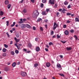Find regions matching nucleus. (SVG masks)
<instances>
[{
	"mask_svg": "<svg viewBox=\"0 0 79 79\" xmlns=\"http://www.w3.org/2000/svg\"><path fill=\"white\" fill-rule=\"evenodd\" d=\"M39 15V13L38 12V11L37 10H35L33 14L32 17L33 18H37Z\"/></svg>",
	"mask_w": 79,
	"mask_h": 79,
	"instance_id": "nucleus-1",
	"label": "nucleus"
},
{
	"mask_svg": "<svg viewBox=\"0 0 79 79\" xmlns=\"http://www.w3.org/2000/svg\"><path fill=\"white\" fill-rule=\"evenodd\" d=\"M74 37H75L76 39V40H77V36H76V35H74Z\"/></svg>",
	"mask_w": 79,
	"mask_h": 79,
	"instance_id": "nucleus-39",
	"label": "nucleus"
},
{
	"mask_svg": "<svg viewBox=\"0 0 79 79\" xmlns=\"http://www.w3.org/2000/svg\"><path fill=\"white\" fill-rule=\"evenodd\" d=\"M64 33L65 35H69V31H68V30H66L64 32Z\"/></svg>",
	"mask_w": 79,
	"mask_h": 79,
	"instance_id": "nucleus-4",
	"label": "nucleus"
},
{
	"mask_svg": "<svg viewBox=\"0 0 79 79\" xmlns=\"http://www.w3.org/2000/svg\"><path fill=\"white\" fill-rule=\"evenodd\" d=\"M54 28L53 29L55 30L56 28V27H57V25L56 24V23H54Z\"/></svg>",
	"mask_w": 79,
	"mask_h": 79,
	"instance_id": "nucleus-5",
	"label": "nucleus"
},
{
	"mask_svg": "<svg viewBox=\"0 0 79 79\" xmlns=\"http://www.w3.org/2000/svg\"><path fill=\"white\" fill-rule=\"evenodd\" d=\"M17 47V49H18V50H20V47H19L18 46Z\"/></svg>",
	"mask_w": 79,
	"mask_h": 79,
	"instance_id": "nucleus-45",
	"label": "nucleus"
},
{
	"mask_svg": "<svg viewBox=\"0 0 79 79\" xmlns=\"http://www.w3.org/2000/svg\"><path fill=\"white\" fill-rule=\"evenodd\" d=\"M20 21H19V23L20 24H22L21 23H24V21H23V19H20Z\"/></svg>",
	"mask_w": 79,
	"mask_h": 79,
	"instance_id": "nucleus-8",
	"label": "nucleus"
},
{
	"mask_svg": "<svg viewBox=\"0 0 79 79\" xmlns=\"http://www.w3.org/2000/svg\"><path fill=\"white\" fill-rule=\"evenodd\" d=\"M38 65H39L38 64H34V67L35 68H37V67L38 66Z\"/></svg>",
	"mask_w": 79,
	"mask_h": 79,
	"instance_id": "nucleus-17",
	"label": "nucleus"
},
{
	"mask_svg": "<svg viewBox=\"0 0 79 79\" xmlns=\"http://www.w3.org/2000/svg\"><path fill=\"white\" fill-rule=\"evenodd\" d=\"M45 50L46 51V52H48V49H47V48H45Z\"/></svg>",
	"mask_w": 79,
	"mask_h": 79,
	"instance_id": "nucleus-50",
	"label": "nucleus"
},
{
	"mask_svg": "<svg viewBox=\"0 0 79 79\" xmlns=\"http://www.w3.org/2000/svg\"><path fill=\"white\" fill-rule=\"evenodd\" d=\"M16 65V64L15 62L13 63L12 64V66L13 67H15Z\"/></svg>",
	"mask_w": 79,
	"mask_h": 79,
	"instance_id": "nucleus-13",
	"label": "nucleus"
},
{
	"mask_svg": "<svg viewBox=\"0 0 79 79\" xmlns=\"http://www.w3.org/2000/svg\"><path fill=\"white\" fill-rule=\"evenodd\" d=\"M42 2L43 3H45L46 2V0H42Z\"/></svg>",
	"mask_w": 79,
	"mask_h": 79,
	"instance_id": "nucleus-36",
	"label": "nucleus"
},
{
	"mask_svg": "<svg viewBox=\"0 0 79 79\" xmlns=\"http://www.w3.org/2000/svg\"><path fill=\"white\" fill-rule=\"evenodd\" d=\"M35 41H37L38 40V38H36L35 39Z\"/></svg>",
	"mask_w": 79,
	"mask_h": 79,
	"instance_id": "nucleus-55",
	"label": "nucleus"
},
{
	"mask_svg": "<svg viewBox=\"0 0 79 79\" xmlns=\"http://www.w3.org/2000/svg\"><path fill=\"white\" fill-rule=\"evenodd\" d=\"M66 49L67 50H71L72 49V48H71V47H67L66 48Z\"/></svg>",
	"mask_w": 79,
	"mask_h": 79,
	"instance_id": "nucleus-12",
	"label": "nucleus"
},
{
	"mask_svg": "<svg viewBox=\"0 0 79 79\" xmlns=\"http://www.w3.org/2000/svg\"><path fill=\"white\" fill-rule=\"evenodd\" d=\"M23 50L24 51V52H27V50L26 49H23Z\"/></svg>",
	"mask_w": 79,
	"mask_h": 79,
	"instance_id": "nucleus-49",
	"label": "nucleus"
},
{
	"mask_svg": "<svg viewBox=\"0 0 79 79\" xmlns=\"http://www.w3.org/2000/svg\"><path fill=\"white\" fill-rule=\"evenodd\" d=\"M40 30L42 31H43V28L42 27H40Z\"/></svg>",
	"mask_w": 79,
	"mask_h": 79,
	"instance_id": "nucleus-32",
	"label": "nucleus"
},
{
	"mask_svg": "<svg viewBox=\"0 0 79 79\" xmlns=\"http://www.w3.org/2000/svg\"><path fill=\"white\" fill-rule=\"evenodd\" d=\"M20 62H19L17 63V64H18V65H19V64H20Z\"/></svg>",
	"mask_w": 79,
	"mask_h": 79,
	"instance_id": "nucleus-54",
	"label": "nucleus"
},
{
	"mask_svg": "<svg viewBox=\"0 0 79 79\" xmlns=\"http://www.w3.org/2000/svg\"><path fill=\"white\" fill-rule=\"evenodd\" d=\"M40 51V48L39 47H36V52H39Z\"/></svg>",
	"mask_w": 79,
	"mask_h": 79,
	"instance_id": "nucleus-10",
	"label": "nucleus"
},
{
	"mask_svg": "<svg viewBox=\"0 0 79 79\" xmlns=\"http://www.w3.org/2000/svg\"><path fill=\"white\" fill-rule=\"evenodd\" d=\"M71 15V14L69 13H68L67 14V15Z\"/></svg>",
	"mask_w": 79,
	"mask_h": 79,
	"instance_id": "nucleus-42",
	"label": "nucleus"
},
{
	"mask_svg": "<svg viewBox=\"0 0 79 79\" xmlns=\"http://www.w3.org/2000/svg\"><path fill=\"white\" fill-rule=\"evenodd\" d=\"M54 33V32H53V31H52L51 32V35H53Z\"/></svg>",
	"mask_w": 79,
	"mask_h": 79,
	"instance_id": "nucleus-31",
	"label": "nucleus"
},
{
	"mask_svg": "<svg viewBox=\"0 0 79 79\" xmlns=\"http://www.w3.org/2000/svg\"><path fill=\"white\" fill-rule=\"evenodd\" d=\"M6 25L7 26H9V22L8 21H7L6 22Z\"/></svg>",
	"mask_w": 79,
	"mask_h": 79,
	"instance_id": "nucleus-33",
	"label": "nucleus"
},
{
	"mask_svg": "<svg viewBox=\"0 0 79 79\" xmlns=\"http://www.w3.org/2000/svg\"><path fill=\"white\" fill-rule=\"evenodd\" d=\"M23 11L24 13H26V9H24L23 10Z\"/></svg>",
	"mask_w": 79,
	"mask_h": 79,
	"instance_id": "nucleus-40",
	"label": "nucleus"
},
{
	"mask_svg": "<svg viewBox=\"0 0 79 79\" xmlns=\"http://www.w3.org/2000/svg\"><path fill=\"white\" fill-rule=\"evenodd\" d=\"M50 11V9H47L46 12L47 13V14H48V11Z\"/></svg>",
	"mask_w": 79,
	"mask_h": 79,
	"instance_id": "nucleus-25",
	"label": "nucleus"
},
{
	"mask_svg": "<svg viewBox=\"0 0 79 79\" xmlns=\"http://www.w3.org/2000/svg\"><path fill=\"white\" fill-rule=\"evenodd\" d=\"M15 28H13L12 29V31H15Z\"/></svg>",
	"mask_w": 79,
	"mask_h": 79,
	"instance_id": "nucleus-63",
	"label": "nucleus"
},
{
	"mask_svg": "<svg viewBox=\"0 0 79 79\" xmlns=\"http://www.w3.org/2000/svg\"><path fill=\"white\" fill-rule=\"evenodd\" d=\"M11 55H15V52H14V51H12L11 52H10Z\"/></svg>",
	"mask_w": 79,
	"mask_h": 79,
	"instance_id": "nucleus-21",
	"label": "nucleus"
},
{
	"mask_svg": "<svg viewBox=\"0 0 79 79\" xmlns=\"http://www.w3.org/2000/svg\"><path fill=\"white\" fill-rule=\"evenodd\" d=\"M19 46H22V44H19Z\"/></svg>",
	"mask_w": 79,
	"mask_h": 79,
	"instance_id": "nucleus-64",
	"label": "nucleus"
},
{
	"mask_svg": "<svg viewBox=\"0 0 79 79\" xmlns=\"http://www.w3.org/2000/svg\"><path fill=\"white\" fill-rule=\"evenodd\" d=\"M33 29L34 31H35V30H36V27H33Z\"/></svg>",
	"mask_w": 79,
	"mask_h": 79,
	"instance_id": "nucleus-35",
	"label": "nucleus"
},
{
	"mask_svg": "<svg viewBox=\"0 0 79 79\" xmlns=\"http://www.w3.org/2000/svg\"><path fill=\"white\" fill-rule=\"evenodd\" d=\"M2 51L3 52H6V49L5 48H4L2 49Z\"/></svg>",
	"mask_w": 79,
	"mask_h": 79,
	"instance_id": "nucleus-16",
	"label": "nucleus"
},
{
	"mask_svg": "<svg viewBox=\"0 0 79 79\" xmlns=\"http://www.w3.org/2000/svg\"><path fill=\"white\" fill-rule=\"evenodd\" d=\"M44 22H45L46 23H47V21H48V20H47V19L45 20H44Z\"/></svg>",
	"mask_w": 79,
	"mask_h": 79,
	"instance_id": "nucleus-51",
	"label": "nucleus"
},
{
	"mask_svg": "<svg viewBox=\"0 0 79 79\" xmlns=\"http://www.w3.org/2000/svg\"><path fill=\"white\" fill-rule=\"evenodd\" d=\"M67 23H68V24H69V23H70V21H69V20H68V21H67L66 22Z\"/></svg>",
	"mask_w": 79,
	"mask_h": 79,
	"instance_id": "nucleus-46",
	"label": "nucleus"
},
{
	"mask_svg": "<svg viewBox=\"0 0 79 79\" xmlns=\"http://www.w3.org/2000/svg\"><path fill=\"white\" fill-rule=\"evenodd\" d=\"M0 13H1V16H3V12L2 11H0Z\"/></svg>",
	"mask_w": 79,
	"mask_h": 79,
	"instance_id": "nucleus-26",
	"label": "nucleus"
},
{
	"mask_svg": "<svg viewBox=\"0 0 79 79\" xmlns=\"http://www.w3.org/2000/svg\"><path fill=\"white\" fill-rule=\"evenodd\" d=\"M24 0H22L21 1H20V2L22 3H23V1H24Z\"/></svg>",
	"mask_w": 79,
	"mask_h": 79,
	"instance_id": "nucleus-57",
	"label": "nucleus"
},
{
	"mask_svg": "<svg viewBox=\"0 0 79 79\" xmlns=\"http://www.w3.org/2000/svg\"><path fill=\"white\" fill-rule=\"evenodd\" d=\"M57 38L58 39H60V36L58 35H57Z\"/></svg>",
	"mask_w": 79,
	"mask_h": 79,
	"instance_id": "nucleus-37",
	"label": "nucleus"
},
{
	"mask_svg": "<svg viewBox=\"0 0 79 79\" xmlns=\"http://www.w3.org/2000/svg\"><path fill=\"white\" fill-rule=\"evenodd\" d=\"M54 0H50L49 1V2L50 3H51V4H53L54 5Z\"/></svg>",
	"mask_w": 79,
	"mask_h": 79,
	"instance_id": "nucleus-7",
	"label": "nucleus"
},
{
	"mask_svg": "<svg viewBox=\"0 0 79 79\" xmlns=\"http://www.w3.org/2000/svg\"><path fill=\"white\" fill-rule=\"evenodd\" d=\"M16 42H19V39H17L15 41Z\"/></svg>",
	"mask_w": 79,
	"mask_h": 79,
	"instance_id": "nucleus-34",
	"label": "nucleus"
},
{
	"mask_svg": "<svg viewBox=\"0 0 79 79\" xmlns=\"http://www.w3.org/2000/svg\"><path fill=\"white\" fill-rule=\"evenodd\" d=\"M46 65L47 67H49L50 66V63L49 62H48L46 63Z\"/></svg>",
	"mask_w": 79,
	"mask_h": 79,
	"instance_id": "nucleus-9",
	"label": "nucleus"
},
{
	"mask_svg": "<svg viewBox=\"0 0 79 79\" xmlns=\"http://www.w3.org/2000/svg\"><path fill=\"white\" fill-rule=\"evenodd\" d=\"M75 21L77 22H79V19L78 18H75Z\"/></svg>",
	"mask_w": 79,
	"mask_h": 79,
	"instance_id": "nucleus-22",
	"label": "nucleus"
},
{
	"mask_svg": "<svg viewBox=\"0 0 79 79\" xmlns=\"http://www.w3.org/2000/svg\"><path fill=\"white\" fill-rule=\"evenodd\" d=\"M64 4L65 5H67L68 4V2L66 1L64 2Z\"/></svg>",
	"mask_w": 79,
	"mask_h": 79,
	"instance_id": "nucleus-18",
	"label": "nucleus"
},
{
	"mask_svg": "<svg viewBox=\"0 0 79 79\" xmlns=\"http://www.w3.org/2000/svg\"><path fill=\"white\" fill-rule=\"evenodd\" d=\"M59 75L60 76H63V77H64V75L63 74L59 73Z\"/></svg>",
	"mask_w": 79,
	"mask_h": 79,
	"instance_id": "nucleus-20",
	"label": "nucleus"
},
{
	"mask_svg": "<svg viewBox=\"0 0 79 79\" xmlns=\"http://www.w3.org/2000/svg\"><path fill=\"white\" fill-rule=\"evenodd\" d=\"M13 23V24L11 25V27H13V26H14L15 25V23H16V22H14Z\"/></svg>",
	"mask_w": 79,
	"mask_h": 79,
	"instance_id": "nucleus-23",
	"label": "nucleus"
},
{
	"mask_svg": "<svg viewBox=\"0 0 79 79\" xmlns=\"http://www.w3.org/2000/svg\"><path fill=\"white\" fill-rule=\"evenodd\" d=\"M3 56H6V53H4L2 54Z\"/></svg>",
	"mask_w": 79,
	"mask_h": 79,
	"instance_id": "nucleus-38",
	"label": "nucleus"
},
{
	"mask_svg": "<svg viewBox=\"0 0 79 79\" xmlns=\"http://www.w3.org/2000/svg\"><path fill=\"white\" fill-rule=\"evenodd\" d=\"M31 2L34 3V2L35 0H31Z\"/></svg>",
	"mask_w": 79,
	"mask_h": 79,
	"instance_id": "nucleus-53",
	"label": "nucleus"
},
{
	"mask_svg": "<svg viewBox=\"0 0 79 79\" xmlns=\"http://www.w3.org/2000/svg\"><path fill=\"white\" fill-rule=\"evenodd\" d=\"M64 28H66V25H64L63 26Z\"/></svg>",
	"mask_w": 79,
	"mask_h": 79,
	"instance_id": "nucleus-44",
	"label": "nucleus"
},
{
	"mask_svg": "<svg viewBox=\"0 0 79 79\" xmlns=\"http://www.w3.org/2000/svg\"><path fill=\"white\" fill-rule=\"evenodd\" d=\"M68 8H71V6L70 5H69L68 6Z\"/></svg>",
	"mask_w": 79,
	"mask_h": 79,
	"instance_id": "nucleus-48",
	"label": "nucleus"
},
{
	"mask_svg": "<svg viewBox=\"0 0 79 79\" xmlns=\"http://www.w3.org/2000/svg\"><path fill=\"white\" fill-rule=\"evenodd\" d=\"M16 37L17 38H18V37H19V35H16Z\"/></svg>",
	"mask_w": 79,
	"mask_h": 79,
	"instance_id": "nucleus-43",
	"label": "nucleus"
},
{
	"mask_svg": "<svg viewBox=\"0 0 79 79\" xmlns=\"http://www.w3.org/2000/svg\"><path fill=\"white\" fill-rule=\"evenodd\" d=\"M4 46L5 48H8V45H7L6 44H4Z\"/></svg>",
	"mask_w": 79,
	"mask_h": 79,
	"instance_id": "nucleus-27",
	"label": "nucleus"
},
{
	"mask_svg": "<svg viewBox=\"0 0 79 79\" xmlns=\"http://www.w3.org/2000/svg\"><path fill=\"white\" fill-rule=\"evenodd\" d=\"M70 32H71V33H73L74 32V31L73 29H72L71 30H70Z\"/></svg>",
	"mask_w": 79,
	"mask_h": 79,
	"instance_id": "nucleus-24",
	"label": "nucleus"
},
{
	"mask_svg": "<svg viewBox=\"0 0 79 79\" xmlns=\"http://www.w3.org/2000/svg\"><path fill=\"white\" fill-rule=\"evenodd\" d=\"M42 18H38L37 20V21L38 22H39V21H42Z\"/></svg>",
	"mask_w": 79,
	"mask_h": 79,
	"instance_id": "nucleus-15",
	"label": "nucleus"
},
{
	"mask_svg": "<svg viewBox=\"0 0 79 79\" xmlns=\"http://www.w3.org/2000/svg\"><path fill=\"white\" fill-rule=\"evenodd\" d=\"M23 21H27V20L26 19H23Z\"/></svg>",
	"mask_w": 79,
	"mask_h": 79,
	"instance_id": "nucleus-52",
	"label": "nucleus"
},
{
	"mask_svg": "<svg viewBox=\"0 0 79 79\" xmlns=\"http://www.w3.org/2000/svg\"><path fill=\"white\" fill-rule=\"evenodd\" d=\"M61 42H62V43H63V44H65V43H66V41H61Z\"/></svg>",
	"mask_w": 79,
	"mask_h": 79,
	"instance_id": "nucleus-47",
	"label": "nucleus"
},
{
	"mask_svg": "<svg viewBox=\"0 0 79 79\" xmlns=\"http://www.w3.org/2000/svg\"><path fill=\"white\" fill-rule=\"evenodd\" d=\"M7 7L8 9H10V7H11V4H9L7 5Z\"/></svg>",
	"mask_w": 79,
	"mask_h": 79,
	"instance_id": "nucleus-19",
	"label": "nucleus"
},
{
	"mask_svg": "<svg viewBox=\"0 0 79 79\" xmlns=\"http://www.w3.org/2000/svg\"><path fill=\"white\" fill-rule=\"evenodd\" d=\"M5 3L6 5H8V4L9 3V1H8V0H6L5 1Z\"/></svg>",
	"mask_w": 79,
	"mask_h": 79,
	"instance_id": "nucleus-11",
	"label": "nucleus"
},
{
	"mask_svg": "<svg viewBox=\"0 0 79 79\" xmlns=\"http://www.w3.org/2000/svg\"><path fill=\"white\" fill-rule=\"evenodd\" d=\"M40 7L41 8H43V7H44V4H43V3H41L40 4Z\"/></svg>",
	"mask_w": 79,
	"mask_h": 79,
	"instance_id": "nucleus-30",
	"label": "nucleus"
},
{
	"mask_svg": "<svg viewBox=\"0 0 79 79\" xmlns=\"http://www.w3.org/2000/svg\"><path fill=\"white\" fill-rule=\"evenodd\" d=\"M13 44V41H10V44Z\"/></svg>",
	"mask_w": 79,
	"mask_h": 79,
	"instance_id": "nucleus-58",
	"label": "nucleus"
},
{
	"mask_svg": "<svg viewBox=\"0 0 79 79\" xmlns=\"http://www.w3.org/2000/svg\"><path fill=\"white\" fill-rule=\"evenodd\" d=\"M57 66L58 68H60L61 67V65H60V64H57Z\"/></svg>",
	"mask_w": 79,
	"mask_h": 79,
	"instance_id": "nucleus-14",
	"label": "nucleus"
},
{
	"mask_svg": "<svg viewBox=\"0 0 79 79\" xmlns=\"http://www.w3.org/2000/svg\"><path fill=\"white\" fill-rule=\"evenodd\" d=\"M61 10H62L61 9H60L59 10V11H61Z\"/></svg>",
	"mask_w": 79,
	"mask_h": 79,
	"instance_id": "nucleus-59",
	"label": "nucleus"
},
{
	"mask_svg": "<svg viewBox=\"0 0 79 79\" xmlns=\"http://www.w3.org/2000/svg\"><path fill=\"white\" fill-rule=\"evenodd\" d=\"M21 75L22 76L24 77V76H27V73L25 72H22L21 73Z\"/></svg>",
	"mask_w": 79,
	"mask_h": 79,
	"instance_id": "nucleus-2",
	"label": "nucleus"
},
{
	"mask_svg": "<svg viewBox=\"0 0 79 79\" xmlns=\"http://www.w3.org/2000/svg\"><path fill=\"white\" fill-rule=\"evenodd\" d=\"M49 45H53V44L52 42H50L49 44Z\"/></svg>",
	"mask_w": 79,
	"mask_h": 79,
	"instance_id": "nucleus-29",
	"label": "nucleus"
},
{
	"mask_svg": "<svg viewBox=\"0 0 79 79\" xmlns=\"http://www.w3.org/2000/svg\"><path fill=\"white\" fill-rule=\"evenodd\" d=\"M46 47H47V48H49V46L47 44L46 45Z\"/></svg>",
	"mask_w": 79,
	"mask_h": 79,
	"instance_id": "nucleus-61",
	"label": "nucleus"
},
{
	"mask_svg": "<svg viewBox=\"0 0 79 79\" xmlns=\"http://www.w3.org/2000/svg\"><path fill=\"white\" fill-rule=\"evenodd\" d=\"M60 57L61 58H63V56L60 55Z\"/></svg>",
	"mask_w": 79,
	"mask_h": 79,
	"instance_id": "nucleus-62",
	"label": "nucleus"
},
{
	"mask_svg": "<svg viewBox=\"0 0 79 79\" xmlns=\"http://www.w3.org/2000/svg\"><path fill=\"white\" fill-rule=\"evenodd\" d=\"M6 34H7V36H8V37H10V35H9V34H8V32L6 33Z\"/></svg>",
	"mask_w": 79,
	"mask_h": 79,
	"instance_id": "nucleus-41",
	"label": "nucleus"
},
{
	"mask_svg": "<svg viewBox=\"0 0 79 79\" xmlns=\"http://www.w3.org/2000/svg\"><path fill=\"white\" fill-rule=\"evenodd\" d=\"M15 53L18 54V53H19V51H18V50H16L15 51Z\"/></svg>",
	"mask_w": 79,
	"mask_h": 79,
	"instance_id": "nucleus-28",
	"label": "nucleus"
},
{
	"mask_svg": "<svg viewBox=\"0 0 79 79\" xmlns=\"http://www.w3.org/2000/svg\"><path fill=\"white\" fill-rule=\"evenodd\" d=\"M60 15V13L59 12H57L56 14V15L58 16V15Z\"/></svg>",
	"mask_w": 79,
	"mask_h": 79,
	"instance_id": "nucleus-56",
	"label": "nucleus"
},
{
	"mask_svg": "<svg viewBox=\"0 0 79 79\" xmlns=\"http://www.w3.org/2000/svg\"><path fill=\"white\" fill-rule=\"evenodd\" d=\"M19 26L22 29H24L25 28V25L23 24H20Z\"/></svg>",
	"mask_w": 79,
	"mask_h": 79,
	"instance_id": "nucleus-3",
	"label": "nucleus"
},
{
	"mask_svg": "<svg viewBox=\"0 0 79 79\" xmlns=\"http://www.w3.org/2000/svg\"><path fill=\"white\" fill-rule=\"evenodd\" d=\"M45 26L46 28L47 29V25H45Z\"/></svg>",
	"mask_w": 79,
	"mask_h": 79,
	"instance_id": "nucleus-60",
	"label": "nucleus"
},
{
	"mask_svg": "<svg viewBox=\"0 0 79 79\" xmlns=\"http://www.w3.org/2000/svg\"><path fill=\"white\" fill-rule=\"evenodd\" d=\"M42 14L43 15H47V13L46 11H43L42 12Z\"/></svg>",
	"mask_w": 79,
	"mask_h": 79,
	"instance_id": "nucleus-6",
	"label": "nucleus"
}]
</instances>
